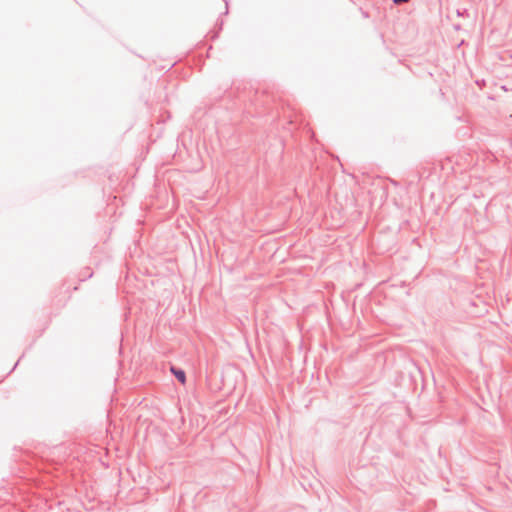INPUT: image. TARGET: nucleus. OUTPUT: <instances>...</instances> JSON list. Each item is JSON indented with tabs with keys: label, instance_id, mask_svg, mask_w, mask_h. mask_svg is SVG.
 <instances>
[{
	"label": "nucleus",
	"instance_id": "obj_1",
	"mask_svg": "<svg viewBox=\"0 0 512 512\" xmlns=\"http://www.w3.org/2000/svg\"><path fill=\"white\" fill-rule=\"evenodd\" d=\"M171 372L175 375V377L182 383L185 384L186 376L185 372L182 370H176L175 368H171Z\"/></svg>",
	"mask_w": 512,
	"mask_h": 512
},
{
	"label": "nucleus",
	"instance_id": "obj_2",
	"mask_svg": "<svg viewBox=\"0 0 512 512\" xmlns=\"http://www.w3.org/2000/svg\"><path fill=\"white\" fill-rule=\"evenodd\" d=\"M408 0H393L395 4H400L402 2H407Z\"/></svg>",
	"mask_w": 512,
	"mask_h": 512
}]
</instances>
